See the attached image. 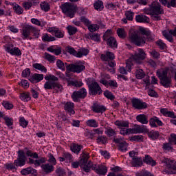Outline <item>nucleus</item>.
Listing matches in <instances>:
<instances>
[{
	"mask_svg": "<svg viewBox=\"0 0 176 176\" xmlns=\"http://www.w3.org/2000/svg\"><path fill=\"white\" fill-rule=\"evenodd\" d=\"M129 38L132 43L136 46H142L147 42H153L155 41V34L149 29L143 27L139 28V33L134 30L129 31Z\"/></svg>",
	"mask_w": 176,
	"mask_h": 176,
	"instance_id": "f257e3e1",
	"label": "nucleus"
},
{
	"mask_svg": "<svg viewBox=\"0 0 176 176\" xmlns=\"http://www.w3.org/2000/svg\"><path fill=\"white\" fill-rule=\"evenodd\" d=\"M145 12L146 14H149L154 21H160V20H162V16H160V14H164V10L162 8L160 3L153 1L151 4L148 6V10H145Z\"/></svg>",
	"mask_w": 176,
	"mask_h": 176,
	"instance_id": "f03ea898",
	"label": "nucleus"
},
{
	"mask_svg": "<svg viewBox=\"0 0 176 176\" xmlns=\"http://www.w3.org/2000/svg\"><path fill=\"white\" fill-rule=\"evenodd\" d=\"M76 5H74V3H65L62 5V12L65 14L67 17L72 19L76 13V10L80 16H84L87 13L85 8H80L77 9Z\"/></svg>",
	"mask_w": 176,
	"mask_h": 176,
	"instance_id": "7ed1b4c3",
	"label": "nucleus"
},
{
	"mask_svg": "<svg viewBox=\"0 0 176 176\" xmlns=\"http://www.w3.org/2000/svg\"><path fill=\"white\" fill-rule=\"evenodd\" d=\"M83 171L85 173H90V170H94L96 173V174H98L99 175H105L108 172V168H107V166L103 165H98L94 164L91 161H89L87 163V166H82Z\"/></svg>",
	"mask_w": 176,
	"mask_h": 176,
	"instance_id": "20e7f679",
	"label": "nucleus"
},
{
	"mask_svg": "<svg viewBox=\"0 0 176 176\" xmlns=\"http://www.w3.org/2000/svg\"><path fill=\"white\" fill-rule=\"evenodd\" d=\"M66 67L67 72H74V74H80V72H83L85 69H86V66L82 64L80 62H77L74 64H68L67 63H65Z\"/></svg>",
	"mask_w": 176,
	"mask_h": 176,
	"instance_id": "39448f33",
	"label": "nucleus"
},
{
	"mask_svg": "<svg viewBox=\"0 0 176 176\" xmlns=\"http://www.w3.org/2000/svg\"><path fill=\"white\" fill-rule=\"evenodd\" d=\"M88 89L89 96H101L102 94V89H101L98 82L95 80L88 84Z\"/></svg>",
	"mask_w": 176,
	"mask_h": 176,
	"instance_id": "423d86ee",
	"label": "nucleus"
},
{
	"mask_svg": "<svg viewBox=\"0 0 176 176\" xmlns=\"http://www.w3.org/2000/svg\"><path fill=\"white\" fill-rule=\"evenodd\" d=\"M89 157L90 156L89 155V153H87L85 151H83L79 162H74L72 163L74 168H78L80 166L82 170H83V167L87 166V160H89Z\"/></svg>",
	"mask_w": 176,
	"mask_h": 176,
	"instance_id": "0eeeda50",
	"label": "nucleus"
},
{
	"mask_svg": "<svg viewBox=\"0 0 176 176\" xmlns=\"http://www.w3.org/2000/svg\"><path fill=\"white\" fill-rule=\"evenodd\" d=\"M131 58L136 64H142V60L146 58V54L143 49L139 48L135 54L131 56Z\"/></svg>",
	"mask_w": 176,
	"mask_h": 176,
	"instance_id": "6e6552de",
	"label": "nucleus"
},
{
	"mask_svg": "<svg viewBox=\"0 0 176 176\" xmlns=\"http://www.w3.org/2000/svg\"><path fill=\"white\" fill-rule=\"evenodd\" d=\"M18 157L14 161V164L16 167H23L27 163V157L24 151L19 150L18 152Z\"/></svg>",
	"mask_w": 176,
	"mask_h": 176,
	"instance_id": "1a4fd4ad",
	"label": "nucleus"
},
{
	"mask_svg": "<svg viewBox=\"0 0 176 176\" xmlns=\"http://www.w3.org/2000/svg\"><path fill=\"white\" fill-rule=\"evenodd\" d=\"M162 163H164L166 167L170 170V172L166 171L168 174H175L176 173V161L173 160H168V158H164L162 160Z\"/></svg>",
	"mask_w": 176,
	"mask_h": 176,
	"instance_id": "9d476101",
	"label": "nucleus"
},
{
	"mask_svg": "<svg viewBox=\"0 0 176 176\" xmlns=\"http://www.w3.org/2000/svg\"><path fill=\"white\" fill-rule=\"evenodd\" d=\"M110 35L111 30H107L103 35V40L107 41L108 46H110V47H118V43H116L115 37L110 36Z\"/></svg>",
	"mask_w": 176,
	"mask_h": 176,
	"instance_id": "9b49d317",
	"label": "nucleus"
},
{
	"mask_svg": "<svg viewBox=\"0 0 176 176\" xmlns=\"http://www.w3.org/2000/svg\"><path fill=\"white\" fill-rule=\"evenodd\" d=\"M86 96H87V91H86V89L81 88L80 90L73 92L72 94V98L74 102H78L79 101V98H85Z\"/></svg>",
	"mask_w": 176,
	"mask_h": 176,
	"instance_id": "f8f14e48",
	"label": "nucleus"
},
{
	"mask_svg": "<svg viewBox=\"0 0 176 176\" xmlns=\"http://www.w3.org/2000/svg\"><path fill=\"white\" fill-rule=\"evenodd\" d=\"M132 107L135 108V109H146L148 108V104L145 102H142L141 100L133 98L131 100Z\"/></svg>",
	"mask_w": 176,
	"mask_h": 176,
	"instance_id": "ddd939ff",
	"label": "nucleus"
},
{
	"mask_svg": "<svg viewBox=\"0 0 176 176\" xmlns=\"http://www.w3.org/2000/svg\"><path fill=\"white\" fill-rule=\"evenodd\" d=\"M168 141V143H164L163 144V149H164V151H172L173 146H171V145H176V134L171 133Z\"/></svg>",
	"mask_w": 176,
	"mask_h": 176,
	"instance_id": "4468645a",
	"label": "nucleus"
},
{
	"mask_svg": "<svg viewBox=\"0 0 176 176\" xmlns=\"http://www.w3.org/2000/svg\"><path fill=\"white\" fill-rule=\"evenodd\" d=\"M32 30V26L30 25H25L22 28V38L23 39H27V38H30V35H31V32Z\"/></svg>",
	"mask_w": 176,
	"mask_h": 176,
	"instance_id": "2eb2a0df",
	"label": "nucleus"
},
{
	"mask_svg": "<svg viewBox=\"0 0 176 176\" xmlns=\"http://www.w3.org/2000/svg\"><path fill=\"white\" fill-rule=\"evenodd\" d=\"M163 36L167 39L169 42H173V36H176V28L174 30H170L169 32H167V30H164L162 32Z\"/></svg>",
	"mask_w": 176,
	"mask_h": 176,
	"instance_id": "dca6fc26",
	"label": "nucleus"
},
{
	"mask_svg": "<svg viewBox=\"0 0 176 176\" xmlns=\"http://www.w3.org/2000/svg\"><path fill=\"white\" fill-rule=\"evenodd\" d=\"M132 129V134H141L142 133H148L149 129L146 128V126L142 125V126L140 125H136L135 128Z\"/></svg>",
	"mask_w": 176,
	"mask_h": 176,
	"instance_id": "f3484780",
	"label": "nucleus"
},
{
	"mask_svg": "<svg viewBox=\"0 0 176 176\" xmlns=\"http://www.w3.org/2000/svg\"><path fill=\"white\" fill-rule=\"evenodd\" d=\"M41 170L44 174H50L54 171V166L49 163L43 164L41 165Z\"/></svg>",
	"mask_w": 176,
	"mask_h": 176,
	"instance_id": "a211bd4d",
	"label": "nucleus"
},
{
	"mask_svg": "<svg viewBox=\"0 0 176 176\" xmlns=\"http://www.w3.org/2000/svg\"><path fill=\"white\" fill-rule=\"evenodd\" d=\"M160 83L163 86V87L168 88L171 87V77L166 76V77H163L160 78Z\"/></svg>",
	"mask_w": 176,
	"mask_h": 176,
	"instance_id": "6ab92c4d",
	"label": "nucleus"
},
{
	"mask_svg": "<svg viewBox=\"0 0 176 176\" xmlns=\"http://www.w3.org/2000/svg\"><path fill=\"white\" fill-rule=\"evenodd\" d=\"M31 83H39L43 79V74H34L32 76L28 78Z\"/></svg>",
	"mask_w": 176,
	"mask_h": 176,
	"instance_id": "aec40b11",
	"label": "nucleus"
},
{
	"mask_svg": "<svg viewBox=\"0 0 176 176\" xmlns=\"http://www.w3.org/2000/svg\"><path fill=\"white\" fill-rule=\"evenodd\" d=\"M70 149L72 152H74V153H76V155H79V153H80V151L83 149V146L76 143H73L70 146Z\"/></svg>",
	"mask_w": 176,
	"mask_h": 176,
	"instance_id": "412c9836",
	"label": "nucleus"
},
{
	"mask_svg": "<svg viewBox=\"0 0 176 176\" xmlns=\"http://www.w3.org/2000/svg\"><path fill=\"white\" fill-rule=\"evenodd\" d=\"M64 109L69 115H74L75 113V111H74V103L71 102H67L65 104Z\"/></svg>",
	"mask_w": 176,
	"mask_h": 176,
	"instance_id": "4be33fe9",
	"label": "nucleus"
},
{
	"mask_svg": "<svg viewBox=\"0 0 176 176\" xmlns=\"http://www.w3.org/2000/svg\"><path fill=\"white\" fill-rule=\"evenodd\" d=\"M94 112H96V113H100L102 112H105L107 111V108L102 105H99L97 104H94L92 106Z\"/></svg>",
	"mask_w": 176,
	"mask_h": 176,
	"instance_id": "5701e85b",
	"label": "nucleus"
},
{
	"mask_svg": "<svg viewBox=\"0 0 176 176\" xmlns=\"http://www.w3.org/2000/svg\"><path fill=\"white\" fill-rule=\"evenodd\" d=\"M35 173H36V170L31 166L23 168L21 171L22 175H29V174H35Z\"/></svg>",
	"mask_w": 176,
	"mask_h": 176,
	"instance_id": "b1692460",
	"label": "nucleus"
},
{
	"mask_svg": "<svg viewBox=\"0 0 176 176\" xmlns=\"http://www.w3.org/2000/svg\"><path fill=\"white\" fill-rule=\"evenodd\" d=\"M143 162L144 163H146V164L152 166V167L155 166L156 164V161L153 160V159H152L148 155H145V157L143 158Z\"/></svg>",
	"mask_w": 176,
	"mask_h": 176,
	"instance_id": "393cba45",
	"label": "nucleus"
},
{
	"mask_svg": "<svg viewBox=\"0 0 176 176\" xmlns=\"http://www.w3.org/2000/svg\"><path fill=\"white\" fill-rule=\"evenodd\" d=\"M136 120L142 124H148V117L145 114H140L136 116Z\"/></svg>",
	"mask_w": 176,
	"mask_h": 176,
	"instance_id": "a878e982",
	"label": "nucleus"
},
{
	"mask_svg": "<svg viewBox=\"0 0 176 176\" xmlns=\"http://www.w3.org/2000/svg\"><path fill=\"white\" fill-rule=\"evenodd\" d=\"M144 163L142 162V157H133L132 161V166L133 167H141Z\"/></svg>",
	"mask_w": 176,
	"mask_h": 176,
	"instance_id": "bb28decb",
	"label": "nucleus"
},
{
	"mask_svg": "<svg viewBox=\"0 0 176 176\" xmlns=\"http://www.w3.org/2000/svg\"><path fill=\"white\" fill-rule=\"evenodd\" d=\"M135 21L137 23H149V18L145 15H136Z\"/></svg>",
	"mask_w": 176,
	"mask_h": 176,
	"instance_id": "cd10ccee",
	"label": "nucleus"
},
{
	"mask_svg": "<svg viewBox=\"0 0 176 176\" xmlns=\"http://www.w3.org/2000/svg\"><path fill=\"white\" fill-rule=\"evenodd\" d=\"M89 54V50L86 48H80L77 52V57L81 58L82 56H87Z\"/></svg>",
	"mask_w": 176,
	"mask_h": 176,
	"instance_id": "c85d7f7f",
	"label": "nucleus"
},
{
	"mask_svg": "<svg viewBox=\"0 0 176 176\" xmlns=\"http://www.w3.org/2000/svg\"><path fill=\"white\" fill-rule=\"evenodd\" d=\"M89 39H91L92 41H94L95 42H100L101 36H100L99 34L96 33H90L88 36Z\"/></svg>",
	"mask_w": 176,
	"mask_h": 176,
	"instance_id": "c756f323",
	"label": "nucleus"
},
{
	"mask_svg": "<svg viewBox=\"0 0 176 176\" xmlns=\"http://www.w3.org/2000/svg\"><path fill=\"white\" fill-rule=\"evenodd\" d=\"M33 68H35V69H38V71H41V72H47V69L41 63H34L32 65Z\"/></svg>",
	"mask_w": 176,
	"mask_h": 176,
	"instance_id": "7c9ffc66",
	"label": "nucleus"
},
{
	"mask_svg": "<svg viewBox=\"0 0 176 176\" xmlns=\"http://www.w3.org/2000/svg\"><path fill=\"white\" fill-rule=\"evenodd\" d=\"M116 126H118L121 129H124V127L129 128V122L128 121H119L117 120L115 122Z\"/></svg>",
	"mask_w": 176,
	"mask_h": 176,
	"instance_id": "2f4dec72",
	"label": "nucleus"
},
{
	"mask_svg": "<svg viewBox=\"0 0 176 176\" xmlns=\"http://www.w3.org/2000/svg\"><path fill=\"white\" fill-rule=\"evenodd\" d=\"M148 136L149 137V138H151V140H157L159 138V132L158 131H148L147 132Z\"/></svg>",
	"mask_w": 176,
	"mask_h": 176,
	"instance_id": "473e14b6",
	"label": "nucleus"
},
{
	"mask_svg": "<svg viewBox=\"0 0 176 176\" xmlns=\"http://www.w3.org/2000/svg\"><path fill=\"white\" fill-rule=\"evenodd\" d=\"M168 72L166 69H159L157 71V76H158L159 79H162V78H166Z\"/></svg>",
	"mask_w": 176,
	"mask_h": 176,
	"instance_id": "72a5a7b5",
	"label": "nucleus"
},
{
	"mask_svg": "<svg viewBox=\"0 0 176 176\" xmlns=\"http://www.w3.org/2000/svg\"><path fill=\"white\" fill-rule=\"evenodd\" d=\"M135 76L137 79H142L143 78H145V72H144L142 69H136Z\"/></svg>",
	"mask_w": 176,
	"mask_h": 176,
	"instance_id": "f704fd0d",
	"label": "nucleus"
},
{
	"mask_svg": "<svg viewBox=\"0 0 176 176\" xmlns=\"http://www.w3.org/2000/svg\"><path fill=\"white\" fill-rule=\"evenodd\" d=\"M52 89L55 90L56 93H59V91L61 93L63 91V85L57 82H54Z\"/></svg>",
	"mask_w": 176,
	"mask_h": 176,
	"instance_id": "c9c22d12",
	"label": "nucleus"
},
{
	"mask_svg": "<svg viewBox=\"0 0 176 176\" xmlns=\"http://www.w3.org/2000/svg\"><path fill=\"white\" fill-rule=\"evenodd\" d=\"M20 98L22 101H30L31 100V96H30V93L28 92H23L21 93L20 95Z\"/></svg>",
	"mask_w": 176,
	"mask_h": 176,
	"instance_id": "e433bc0d",
	"label": "nucleus"
},
{
	"mask_svg": "<svg viewBox=\"0 0 176 176\" xmlns=\"http://www.w3.org/2000/svg\"><path fill=\"white\" fill-rule=\"evenodd\" d=\"M130 141H137L138 142H142L144 141V136L136 135L129 138Z\"/></svg>",
	"mask_w": 176,
	"mask_h": 176,
	"instance_id": "4c0bfd02",
	"label": "nucleus"
},
{
	"mask_svg": "<svg viewBox=\"0 0 176 176\" xmlns=\"http://www.w3.org/2000/svg\"><path fill=\"white\" fill-rule=\"evenodd\" d=\"M4 120L6 122V124L10 129V130H13V127L10 126H13V118H10L9 117H5Z\"/></svg>",
	"mask_w": 176,
	"mask_h": 176,
	"instance_id": "58836bf2",
	"label": "nucleus"
},
{
	"mask_svg": "<svg viewBox=\"0 0 176 176\" xmlns=\"http://www.w3.org/2000/svg\"><path fill=\"white\" fill-rule=\"evenodd\" d=\"M94 6L96 10H99L100 12H101V10H102V9H104V5L102 3V1H96L94 4Z\"/></svg>",
	"mask_w": 176,
	"mask_h": 176,
	"instance_id": "ea45409f",
	"label": "nucleus"
},
{
	"mask_svg": "<svg viewBox=\"0 0 176 176\" xmlns=\"http://www.w3.org/2000/svg\"><path fill=\"white\" fill-rule=\"evenodd\" d=\"M69 86H74L75 87H82L83 82L80 81H67Z\"/></svg>",
	"mask_w": 176,
	"mask_h": 176,
	"instance_id": "a19ab883",
	"label": "nucleus"
},
{
	"mask_svg": "<svg viewBox=\"0 0 176 176\" xmlns=\"http://www.w3.org/2000/svg\"><path fill=\"white\" fill-rule=\"evenodd\" d=\"M54 85V81H47L45 82V83L44 84V89L45 90H53V86Z\"/></svg>",
	"mask_w": 176,
	"mask_h": 176,
	"instance_id": "79ce46f5",
	"label": "nucleus"
},
{
	"mask_svg": "<svg viewBox=\"0 0 176 176\" xmlns=\"http://www.w3.org/2000/svg\"><path fill=\"white\" fill-rule=\"evenodd\" d=\"M67 53H69V54H72V56H74L75 57H77L78 56V52L75 50V49L71 46H67L66 47Z\"/></svg>",
	"mask_w": 176,
	"mask_h": 176,
	"instance_id": "37998d69",
	"label": "nucleus"
},
{
	"mask_svg": "<svg viewBox=\"0 0 176 176\" xmlns=\"http://www.w3.org/2000/svg\"><path fill=\"white\" fill-rule=\"evenodd\" d=\"M118 149L121 152H126L127 151V142H126V141H124L120 144H119Z\"/></svg>",
	"mask_w": 176,
	"mask_h": 176,
	"instance_id": "c03bdc74",
	"label": "nucleus"
},
{
	"mask_svg": "<svg viewBox=\"0 0 176 176\" xmlns=\"http://www.w3.org/2000/svg\"><path fill=\"white\" fill-rule=\"evenodd\" d=\"M87 126H89V127H98V122L96 121V120H88L87 121Z\"/></svg>",
	"mask_w": 176,
	"mask_h": 176,
	"instance_id": "a18cd8bd",
	"label": "nucleus"
},
{
	"mask_svg": "<svg viewBox=\"0 0 176 176\" xmlns=\"http://www.w3.org/2000/svg\"><path fill=\"white\" fill-rule=\"evenodd\" d=\"M56 67L61 71H65V64L60 59L56 61Z\"/></svg>",
	"mask_w": 176,
	"mask_h": 176,
	"instance_id": "49530a36",
	"label": "nucleus"
},
{
	"mask_svg": "<svg viewBox=\"0 0 176 176\" xmlns=\"http://www.w3.org/2000/svg\"><path fill=\"white\" fill-rule=\"evenodd\" d=\"M136 176H155L152 173H151L149 171L146 170H142L140 173H136Z\"/></svg>",
	"mask_w": 176,
	"mask_h": 176,
	"instance_id": "de8ad7c7",
	"label": "nucleus"
},
{
	"mask_svg": "<svg viewBox=\"0 0 176 176\" xmlns=\"http://www.w3.org/2000/svg\"><path fill=\"white\" fill-rule=\"evenodd\" d=\"M46 157H40L38 158V160H35V163L36 164V167L41 166V167H42V164H43V163H46Z\"/></svg>",
	"mask_w": 176,
	"mask_h": 176,
	"instance_id": "09e8293b",
	"label": "nucleus"
},
{
	"mask_svg": "<svg viewBox=\"0 0 176 176\" xmlns=\"http://www.w3.org/2000/svg\"><path fill=\"white\" fill-rule=\"evenodd\" d=\"M117 34L120 38H122L124 39V38H126V31H124V29L123 28H118L117 30Z\"/></svg>",
	"mask_w": 176,
	"mask_h": 176,
	"instance_id": "8fccbe9b",
	"label": "nucleus"
},
{
	"mask_svg": "<svg viewBox=\"0 0 176 176\" xmlns=\"http://www.w3.org/2000/svg\"><path fill=\"white\" fill-rule=\"evenodd\" d=\"M45 80H48L50 82H57V80H58V78L52 74H50L49 76H46L45 77Z\"/></svg>",
	"mask_w": 176,
	"mask_h": 176,
	"instance_id": "3c124183",
	"label": "nucleus"
},
{
	"mask_svg": "<svg viewBox=\"0 0 176 176\" xmlns=\"http://www.w3.org/2000/svg\"><path fill=\"white\" fill-rule=\"evenodd\" d=\"M67 29L69 35H75V33L78 32V28L71 25L67 26Z\"/></svg>",
	"mask_w": 176,
	"mask_h": 176,
	"instance_id": "603ef678",
	"label": "nucleus"
},
{
	"mask_svg": "<svg viewBox=\"0 0 176 176\" xmlns=\"http://www.w3.org/2000/svg\"><path fill=\"white\" fill-rule=\"evenodd\" d=\"M120 133L122 135H129V134H133V130L131 129H121Z\"/></svg>",
	"mask_w": 176,
	"mask_h": 176,
	"instance_id": "864d4df0",
	"label": "nucleus"
},
{
	"mask_svg": "<svg viewBox=\"0 0 176 176\" xmlns=\"http://www.w3.org/2000/svg\"><path fill=\"white\" fill-rule=\"evenodd\" d=\"M26 156L33 157V159H39L38 153H32L31 150H28L26 151Z\"/></svg>",
	"mask_w": 176,
	"mask_h": 176,
	"instance_id": "5fc2aeb1",
	"label": "nucleus"
},
{
	"mask_svg": "<svg viewBox=\"0 0 176 176\" xmlns=\"http://www.w3.org/2000/svg\"><path fill=\"white\" fill-rule=\"evenodd\" d=\"M100 27L97 24H90L88 27V30L90 32H96L97 30H98Z\"/></svg>",
	"mask_w": 176,
	"mask_h": 176,
	"instance_id": "6e6d98bb",
	"label": "nucleus"
},
{
	"mask_svg": "<svg viewBox=\"0 0 176 176\" xmlns=\"http://www.w3.org/2000/svg\"><path fill=\"white\" fill-rule=\"evenodd\" d=\"M43 41L44 42H53L56 41V38L53 36H49V34H45L43 36Z\"/></svg>",
	"mask_w": 176,
	"mask_h": 176,
	"instance_id": "4d7b16f0",
	"label": "nucleus"
},
{
	"mask_svg": "<svg viewBox=\"0 0 176 176\" xmlns=\"http://www.w3.org/2000/svg\"><path fill=\"white\" fill-rule=\"evenodd\" d=\"M14 11L16 14H22V13L24 12V10H23V8H21L20 6L16 5L13 7Z\"/></svg>",
	"mask_w": 176,
	"mask_h": 176,
	"instance_id": "13d9d810",
	"label": "nucleus"
},
{
	"mask_svg": "<svg viewBox=\"0 0 176 176\" xmlns=\"http://www.w3.org/2000/svg\"><path fill=\"white\" fill-rule=\"evenodd\" d=\"M104 96L109 100H115V96H113V94H112V93L108 90L104 91Z\"/></svg>",
	"mask_w": 176,
	"mask_h": 176,
	"instance_id": "bf43d9fd",
	"label": "nucleus"
},
{
	"mask_svg": "<svg viewBox=\"0 0 176 176\" xmlns=\"http://www.w3.org/2000/svg\"><path fill=\"white\" fill-rule=\"evenodd\" d=\"M45 60H47V61H50V63H52L56 60V56L53 55H50L47 52L45 53Z\"/></svg>",
	"mask_w": 176,
	"mask_h": 176,
	"instance_id": "052dcab7",
	"label": "nucleus"
},
{
	"mask_svg": "<svg viewBox=\"0 0 176 176\" xmlns=\"http://www.w3.org/2000/svg\"><path fill=\"white\" fill-rule=\"evenodd\" d=\"M42 10H44V12H49L50 10V5L48 4V3L44 2L42 3L40 5Z\"/></svg>",
	"mask_w": 176,
	"mask_h": 176,
	"instance_id": "680f3d73",
	"label": "nucleus"
},
{
	"mask_svg": "<svg viewBox=\"0 0 176 176\" xmlns=\"http://www.w3.org/2000/svg\"><path fill=\"white\" fill-rule=\"evenodd\" d=\"M48 162L50 163V164H52V166H56V164H57V161L56 160V158L54 157L53 154L49 155Z\"/></svg>",
	"mask_w": 176,
	"mask_h": 176,
	"instance_id": "e2e57ef3",
	"label": "nucleus"
},
{
	"mask_svg": "<svg viewBox=\"0 0 176 176\" xmlns=\"http://www.w3.org/2000/svg\"><path fill=\"white\" fill-rule=\"evenodd\" d=\"M80 21L87 27H89L91 24V21H90V20H89L87 18H85V16H82L80 17Z\"/></svg>",
	"mask_w": 176,
	"mask_h": 176,
	"instance_id": "0e129e2a",
	"label": "nucleus"
},
{
	"mask_svg": "<svg viewBox=\"0 0 176 176\" xmlns=\"http://www.w3.org/2000/svg\"><path fill=\"white\" fill-rule=\"evenodd\" d=\"M157 117H153L151 118L149 120V124L151 126V127H157V125L156 124L157 123Z\"/></svg>",
	"mask_w": 176,
	"mask_h": 176,
	"instance_id": "69168bd1",
	"label": "nucleus"
},
{
	"mask_svg": "<svg viewBox=\"0 0 176 176\" xmlns=\"http://www.w3.org/2000/svg\"><path fill=\"white\" fill-rule=\"evenodd\" d=\"M54 35L56 36V38H64V32L58 29H56L55 33H54Z\"/></svg>",
	"mask_w": 176,
	"mask_h": 176,
	"instance_id": "338daca9",
	"label": "nucleus"
},
{
	"mask_svg": "<svg viewBox=\"0 0 176 176\" xmlns=\"http://www.w3.org/2000/svg\"><path fill=\"white\" fill-rule=\"evenodd\" d=\"M56 173L58 175V176H64L65 175V170L58 167L56 170Z\"/></svg>",
	"mask_w": 176,
	"mask_h": 176,
	"instance_id": "774afa93",
	"label": "nucleus"
}]
</instances>
